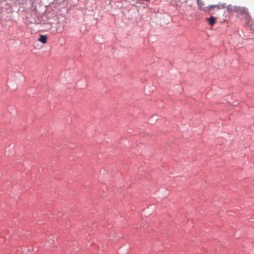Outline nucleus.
Instances as JSON below:
<instances>
[{"mask_svg":"<svg viewBox=\"0 0 254 254\" xmlns=\"http://www.w3.org/2000/svg\"><path fill=\"white\" fill-rule=\"evenodd\" d=\"M234 12L237 13L238 15H241L246 17H250L248 9L245 7L235 6V8H234Z\"/></svg>","mask_w":254,"mask_h":254,"instance_id":"obj_1","label":"nucleus"},{"mask_svg":"<svg viewBox=\"0 0 254 254\" xmlns=\"http://www.w3.org/2000/svg\"><path fill=\"white\" fill-rule=\"evenodd\" d=\"M226 7V5L225 3H223L222 4L219 5H211L209 7H207V8L208 10H211L212 9H214L215 8H217L218 9L224 8Z\"/></svg>","mask_w":254,"mask_h":254,"instance_id":"obj_2","label":"nucleus"},{"mask_svg":"<svg viewBox=\"0 0 254 254\" xmlns=\"http://www.w3.org/2000/svg\"><path fill=\"white\" fill-rule=\"evenodd\" d=\"M38 40L41 42L42 44H45L47 43V37L46 35H41Z\"/></svg>","mask_w":254,"mask_h":254,"instance_id":"obj_3","label":"nucleus"},{"mask_svg":"<svg viewBox=\"0 0 254 254\" xmlns=\"http://www.w3.org/2000/svg\"><path fill=\"white\" fill-rule=\"evenodd\" d=\"M216 23V18L211 16L208 19V23L210 25L213 26Z\"/></svg>","mask_w":254,"mask_h":254,"instance_id":"obj_4","label":"nucleus"},{"mask_svg":"<svg viewBox=\"0 0 254 254\" xmlns=\"http://www.w3.org/2000/svg\"><path fill=\"white\" fill-rule=\"evenodd\" d=\"M196 1H197L198 7L199 9H200V10L204 9L205 10H206V9H205L204 8H203V7H202V6L204 5L203 1H202L201 0H196Z\"/></svg>","mask_w":254,"mask_h":254,"instance_id":"obj_5","label":"nucleus"},{"mask_svg":"<svg viewBox=\"0 0 254 254\" xmlns=\"http://www.w3.org/2000/svg\"><path fill=\"white\" fill-rule=\"evenodd\" d=\"M234 8H235V6H232L231 5H229L227 7L228 11L230 12H232L234 11Z\"/></svg>","mask_w":254,"mask_h":254,"instance_id":"obj_6","label":"nucleus"},{"mask_svg":"<svg viewBox=\"0 0 254 254\" xmlns=\"http://www.w3.org/2000/svg\"><path fill=\"white\" fill-rule=\"evenodd\" d=\"M250 29L254 33V21L251 22L250 23Z\"/></svg>","mask_w":254,"mask_h":254,"instance_id":"obj_7","label":"nucleus"}]
</instances>
